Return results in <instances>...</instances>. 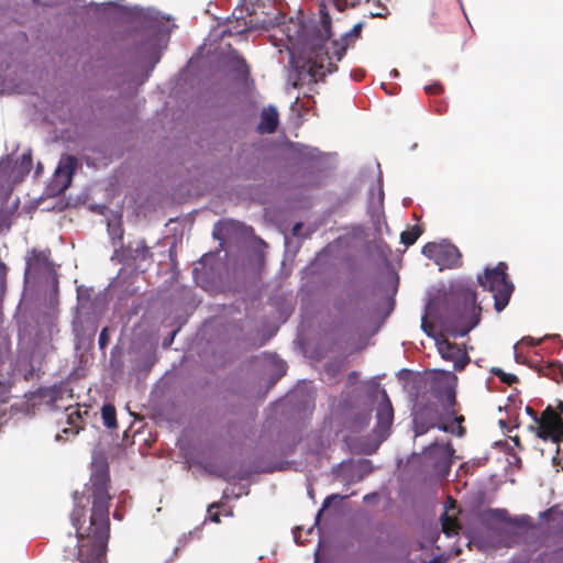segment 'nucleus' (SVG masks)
I'll return each mask as SVG.
<instances>
[{
	"instance_id": "6",
	"label": "nucleus",
	"mask_w": 563,
	"mask_h": 563,
	"mask_svg": "<svg viewBox=\"0 0 563 563\" xmlns=\"http://www.w3.org/2000/svg\"><path fill=\"white\" fill-rule=\"evenodd\" d=\"M422 254L443 268H456L462 264V254L450 242H429L422 247Z\"/></svg>"
},
{
	"instance_id": "29",
	"label": "nucleus",
	"mask_w": 563,
	"mask_h": 563,
	"mask_svg": "<svg viewBox=\"0 0 563 563\" xmlns=\"http://www.w3.org/2000/svg\"><path fill=\"white\" fill-rule=\"evenodd\" d=\"M10 167L11 158L9 155H7L5 157H2V159L0 161V177L2 176V174H5Z\"/></svg>"
},
{
	"instance_id": "1",
	"label": "nucleus",
	"mask_w": 563,
	"mask_h": 563,
	"mask_svg": "<svg viewBox=\"0 0 563 563\" xmlns=\"http://www.w3.org/2000/svg\"><path fill=\"white\" fill-rule=\"evenodd\" d=\"M108 481L107 465L104 463L96 465L88 488L92 494V508L86 533L82 532V527L79 525L84 517V495L79 496L78 492L74 493L75 506L70 514V520L76 529V545L78 547L76 563H102L104 560L110 527Z\"/></svg>"
},
{
	"instance_id": "53",
	"label": "nucleus",
	"mask_w": 563,
	"mask_h": 563,
	"mask_svg": "<svg viewBox=\"0 0 563 563\" xmlns=\"http://www.w3.org/2000/svg\"><path fill=\"white\" fill-rule=\"evenodd\" d=\"M165 563H170L169 561H166Z\"/></svg>"
},
{
	"instance_id": "32",
	"label": "nucleus",
	"mask_w": 563,
	"mask_h": 563,
	"mask_svg": "<svg viewBox=\"0 0 563 563\" xmlns=\"http://www.w3.org/2000/svg\"><path fill=\"white\" fill-rule=\"evenodd\" d=\"M159 12L158 11H155V10H152V9H147V13H146V16H148L151 20H153L154 22H158L159 20Z\"/></svg>"
},
{
	"instance_id": "27",
	"label": "nucleus",
	"mask_w": 563,
	"mask_h": 563,
	"mask_svg": "<svg viewBox=\"0 0 563 563\" xmlns=\"http://www.w3.org/2000/svg\"><path fill=\"white\" fill-rule=\"evenodd\" d=\"M109 342L108 328H103L99 334L98 344L100 349H104Z\"/></svg>"
},
{
	"instance_id": "51",
	"label": "nucleus",
	"mask_w": 563,
	"mask_h": 563,
	"mask_svg": "<svg viewBox=\"0 0 563 563\" xmlns=\"http://www.w3.org/2000/svg\"><path fill=\"white\" fill-rule=\"evenodd\" d=\"M351 376L355 377L356 376V372L351 373Z\"/></svg>"
},
{
	"instance_id": "18",
	"label": "nucleus",
	"mask_w": 563,
	"mask_h": 563,
	"mask_svg": "<svg viewBox=\"0 0 563 563\" xmlns=\"http://www.w3.org/2000/svg\"><path fill=\"white\" fill-rule=\"evenodd\" d=\"M108 232L112 240V244L117 247L118 242H121L123 231L120 224V218L115 216L112 220H108Z\"/></svg>"
},
{
	"instance_id": "37",
	"label": "nucleus",
	"mask_w": 563,
	"mask_h": 563,
	"mask_svg": "<svg viewBox=\"0 0 563 563\" xmlns=\"http://www.w3.org/2000/svg\"><path fill=\"white\" fill-rule=\"evenodd\" d=\"M556 412H560V417L563 415V400H559L556 408H554Z\"/></svg>"
},
{
	"instance_id": "21",
	"label": "nucleus",
	"mask_w": 563,
	"mask_h": 563,
	"mask_svg": "<svg viewBox=\"0 0 563 563\" xmlns=\"http://www.w3.org/2000/svg\"><path fill=\"white\" fill-rule=\"evenodd\" d=\"M26 268H25V277H27L32 272H35L42 263L45 262V258L42 257L36 251H32L30 255L25 257Z\"/></svg>"
},
{
	"instance_id": "12",
	"label": "nucleus",
	"mask_w": 563,
	"mask_h": 563,
	"mask_svg": "<svg viewBox=\"0 0 563 563\" xmlns=\"http://www.w3.org/2000/svg\"><path fill=\"white\" fill-rule=\"evenodd\" d=\"M253 229L249 225V271L251 268L260 269L265 262L266 243L253 234Z\"/></svg>"
},
{
	"instance_id": "35",
	"label": "nucleus",
	"mask_w": 563,
	"mask_h": 563,
	"mask_svg": "<svg viewBox=\"0 0 563 563\" xmlns=\"http://www.w3.org/2000/svg\"><path fill=\"white\" fill-rule=\"evenodd\" d=\"M449 506L446 507V510L445 511H450L451 509H455L456 508V501L453 499V498H449L448 503H446Z\"/></svg>"
},
{
	"instance_id": "2",
	"label": "nucleus",
	"mask_w": 563,
	"mask_h": 563,
	"mask_svg": "<svg viewBox=\"0 0 563 563\" xmlns=\"http://www.w3.org/2000/svg\"><path fill=\"white\" fill-rule=\"evenodd\" d=\"M435 400H428L420 404L413 412V431L415 434L422 435L429 430L438 428L444 432H454L449 421L457 422L456 435L463 437L465 428L462 427L464 416H457L456 410V389L451 384L439 386L432 390Z\"/></svg>"
},
{
	"instance_id": "33",
	"label": "nucleus",
	"mask_w": 563,
	"mask_h": 563,
	"mask_svg": "<svg viewBox=\"0 0 563 563\" xmlns=\"http://www.w3.org/2000/svg\"><path fill=\"white\" fill-rule=\"evenodd\" d=\"M526 412L534 420V422L537 423V419L539 418V416L537 415V412L531 408V407H527L526 408Z\"/></svg>"
},
{
	"instance_id": "13",
	"label": "nucleus",
	"mask_w": 563,
	"mask_h": 563,
	"mask_svg": "<svg viewBox=\"0 0 563 563\" xmlns=\"http://www.w3.org/2000/svg\"><path fill=\"white\" fill-rule=\"evenodd\" d=\"M279 125V113L276 107H264L260 113V121L255 128L258 134H272Z\"/></svg>"
},
{
	"instance_id": "34",
	"label": "nucleus",
	"mask_w": 563,
	"mask_h": 563,
	"mask_svg": "<svg viewBox=\"0 0 563 563\" xmlns=\"http://www.w3.org/2000/svg\"><path fill=\"white\" fill-rule=\"evenodd\" d=\"M510 439L519 450H523V445L521 444L520 438L518 435L511 437Z\"/></svg>"
},
{
	"instance_id": "50",
	"label": "nucleus",
	"mask_w": 563,
	"mask_h": 563,
	"mask_svg": "<svg viewBox=\"0 0 563 563\" xmlns=\"http://www.w3.org/2000/svg\"><path fill=\"white\" fill-rule=\"evenodd\" d=\"M561 431H562V440H563V419H562V427H561Z\"/></svg>"
},
{
	"instance_id": "26",
	"label": "nucleus",
	"mask_w": 563,
	"mask_h": 563,
	"mask_svg": "<svg viewBox=\"0 0 563 563\" xmlns=\"http://www.w3.org/2000/svg\"><path fill=\"white\" fill-rule=\"evenodd\" d=\"M495 374L500 378L503 383L508 385H512L514 383L518 382V377L516 375L504 373L501 369L496 371Z\"/></svg>"
},
{
	"instance_id": "49",
	"label": "nucleus",
	"mask_w": 563,
	"mask_h": 563,
	"mask_svg": "<svg viewBox=\"0 0 563 563\" xmlns=\"http://www.w3.org/2000/svg\"><path fill=\"white\" fill-rule=\"evenodd\" d=\"M62 438H63V437H62V434H60V433H57V435H56V440H60Z\"/></svg>"
},
{
	"instance_id": "39",
	"label": "nucleus",
	"mask_w": 563,
	"mask_h": 563,
	"mask_svg": "<svg viewBox=\"0 0 563 563\" xmlns=\"http://www.w3.org/2000/svg\"><path fill=\"white\" fill-rule=\"evenodd\" d=\"M198 272H199L198 266H195V267H194V271H192V274H194V276H195V279H196L197 284H199V283H200V282H199V273H198Z\"/></svg>"
},
{
	"instance_id": "36",
	"label": "nucleus",
	"mask_w": 563,
	"mask_h": 563,
	"mask_svg": "<svg viewBox=\"0 0 563 563\" xmlns=\"http://www.w3.org/2000/svg\"><path fill=\"white\" fill-rule=\"evenodd\" d=\"M212 258V255H209V254H205L200 261L198 262V264H202L203 266Z\"/></svg>"
},
{
	"instance_id": "5",
	"label": "nucleus",
	"mask_w": 563,
	"mask_h": 563,
	"mask_svg": "<svg viewBox=\"0 0 563 563\" xmlns=\"http://www.w3.org/2000/svg\"><path fill=\"white\" fill-rule=\"evenodd\" d=\"M507 264L499 262L494 268H486L483 276H478V284L493 294L494 307L497 312L503 311L509 303L514 285L508 279Z\"/></svg>"
},
{
	"instance_id": "48",
	"label": "nucleus",
	"mask_w": 563,
	"mask_h": 563,
	"mask_svg": "<svg viewBox=\"0 0 563 563\" xmlns=\"http://www.w3.org/2000/svg\"><path fill=\"white\" fill-rule=\"evenodd\" d=\"M551 512V509H547V511L543 512V516H548Z\"/></svg>"
},
{
	"instance_id": "16",
	"label": "nucleus",
	"mask_w": 563,
	"mask_h": 563,
	"mask_svg": "<svg viewBox=\"0 0 563 563\" xmlns=\"http://www.w3.org/2000/svg\"><path fill=\"white\" fill-rule=\"evenodd\" d=\"M32 154L31 150H27L22 154L19 161H16L15 165L12 168V173L14 174V180L21 179L25 175H27L32 169Z\"/></svg>"
},
{
	"instance_id": "7",
	"label": "nucleus",
	"mask_w": 563,
	"mask_h": 563,
	"mask_svg": "<svg viewBox=\"0 0 563 563\" xmlns=\"http://www.w3.org/2000/svg\"><path fill=\"white\" fill-rule=\"evenodd\" d=\"M562 417L552 406H548L537 419V426L530 429L536 431L539 439L560 443L562 441Z\"/></svg>"
},
{
	"instance_id": "20",
	"label": "nucleus",
	"mask_w": 563,
	"mask_h": 563,
	"mask_svg": "<svg viewBox=\"0 0 563 563\" xmlns=\"http://www.w3.org/2000/svg\"><path fill=\"white\" fill-rule=\"evenodd\" d=\"M422 229L419 225H413L412 228L401 232L400 241L406 246L413 245L418 238L421 235Z\"/></svg>"
},
{
	"instance_id": "25",
	"label": "nucleus",
	"mask_w": 563,
	"mask_h": 563,
	"mask_svg": "<svg viewBox=\"0 0 563 563\" xmlns=\"http://www.w3.org/2000/svg\"><path fill=\"white\" fill-rule=\"evenodd\" d=\"M133 251L135 253L134 258L145 260L150 254V250L144 241L136 242L135 249Z\"/></svg>"
},
{
	"instance_id": "10",
	"label": "nucleus",
	"mask_w": 563,
	"mask_h": 563,
	"mask_svg": "<svg viewBox=\"0 0 563 563\" xmlns=\"http://www.w3.org/2000/svg\"><path fill=\"white\" fill-rule=\"evenodd\" d=\"M376 419L374 432L380 440H385L394 421V408L386 390L382 391V400L376 409Z\"/></svg>"
},
{
	"instance_id": "42",
	"label": "nucleus",
	"mask_w": 563,
	"mask_h": 563,
	"mask_svg": "<svg viewBox=\"0 0 563 563\" xmlns=\"http://www.w3.org/2000/svg\"><path fill=\"white\" fill-rule=\"evenodd\" d=\"M363 77H364V73L363 71L355 75V79L356 80H361Z\"/></svg>"
},
{
	"instance_id": "3",
	"label": "nucleus",
	"mask_w": 563,
	"mask_h": 563,
	"mask_svg": "<svg viewBox=\"0 0 563 563\" xmlns=\"http://www.w3.org/2000/svg\"><path fill=\"white\" fill-rule=\"evenodd\" d=\"M454 307L446 319V331L454 338L464 336L481 321L482 308L476 291L461 287L453 294Z\"/></svg>"
},
{
	"instance_id": "47",
	"label": "nucleus",
	"mask_w": 563,
	"mask_h": 563,
	"mask_svg": "<svg viewBox=\"0 0 563 563\" xmlns=\"http://www.w3.org/2000/svg\"><path fill=\"white\" fill-rule=\"evenodd\" d=\"M213 236H214L216 239H218V240L220 239V238L218 236V234H217V229H214V230H213Z\"/></svg>"
},
{
	"instance_id": "45",
	"label": "nucleus",
	"mask_w": 563,
	"mask_h": 563,
	"mask_svg": "<svg viewBox=\"0 0 563 563\" xmlns=\"http://www.w3.org/2000/svg\"><path fill=\"white\" fill-rule=\"evenodd\" d=\"M301 227V223H297L295 227H294V233L297 232V230H299V228Z\"/></svg>"
},
{
	"instance_id": "28",
	"label": "nucleus",
	"mask_w": 563,
	"mask_h": 563,
	"mask_svg": "<svg viewBox=\"0 0 563 563\" xmlns=\"http://www.w3.org/2000/svg\"><path fill=\"white\" fill-rule=\"evenodd\" d=\"M218 506L216 504H212L208 507V516H209V520L214 522V523H219L220 522V514L219 512H213V509L217 508Z\"/></svg>"
},
{
	"instance_id": "52",
	"label": "nucleus",
	"mask_w": 563,
	"mask_h": 563,
	"mask_svg": "<svg viewBox=\"0 0 563 563\" xmlns=\"http://www.w3.org/2000/svg\"><path fill=\"white\" fill-rule=\"evenodd\" d=\"M431 563H439L435 559L431 561Z\"/></svg>"
},
{
	"instance_id": "14",
	"label": "nucleus",
	"mask_w": 563,
	"mask_h": 563,
	"mask_svg": "<svg viewBox=\"0 0 563 563\" xmlns=\"http://www.w3.org/2000/svg\"><path fill=\"white\" fill-rule=\"evenodd\" d=\"M291 156L299 164H313L323 158V153L317 147H311L303 144L291 145Z\"/></svg>"
},
{
	"instance_id": "8",
	"label": "nucleus",
	"mask_w": 563,
	"mask_h": 563,
	"mask_svg": "<svg viewBox=\"0 0 563 563\" xmlns=\"http://www.w3.org/2000/svg\"><path fill=\"white\" fill-rule=\"evenodd\" d=\"M221 66L230 89L234 92L244 93L246 91V64L244 59L231 53L221 59Z\"/></svg>"
},
{
	"instance_id": "46",
	"label": "nucleus",
	"mask_w": 563,
	"mask_h": 563,
	"mask_svg": "<svg viewBox=\"0 0 563 563\" xmlns=\"http://www.w3.org/2000/svg\"><path fill=\"white\" fill-rule=\"evenodd\" d=\"M113 517H114L115 519H121V517H120V515H119V512H118V511H114V512H113Z\"/></svg>"
},
{
	"instance_id": "24",
	"label": "nucleus",
	"mask_w": 563,
	"mask_h": 563,
	"mask_svg": "<svg viewBox=\"0 0 563 563\" xmlns=\"http://www.w3.org/2000/svg\"><path fill=\"white\" fill-rule=\"evenodd\" d=\"M544 375L550 376L552 379L559 382L560 379L563 380V366L561 364H550L547 367V372H544Z\"/></svg>"
},
{
	"instance_id": "30",
	"label": "nucleus",
	"mask_w": 563,
	"mask_h": 563,
	"mask_svg": "<svg viewBox=\"0 0 563 563\" xmlns=\"http://www.w3.org/2000/svg\"><path fill=\"white\" fill-rule=\"evenodd\" d=\"M421 328H422V330H423L428 335H430V336L432 335L433 325H432V323H430V322L428 321L427 316H423V317H422V320H421Z\"/></svg>"
},
{
	"instance_id": "43",
	"label": "nucleus",
	"mask_w": 563,
	"mask_h": 563,
	"mask_svg": "<svg viewBox=\"0 0 563 563\" xmlns=\"http://www.w3.org/2000/svg\"><path fill=\"white\" fill-rule=\"evenodd\" d=\"M434 448H437V444H435V443H432L431 445H429V446L427 448V451L431 453V451H432Z\"/></svg>"
},
{
	"instance_id": "15",
	"label": "nucleus",
	"mask_w": 563,
	"mask_h": 563,
	"mask_svg": "<svg viewBox=\"0 0 563 563\" xmlns=\"http://www.w3.org/2000/svg\"><path fill=\"white\" fill-rule=\"evenodd\" d=\"M66 426L62 428V433L76 435L82 428V412L79 408L68 407L64 415Z\"/></svg>"
},
{
	"instance_id": "41",
	"label": "nucleus",
	"mask_w": 563,
	"mask_h": 563,
	"mask_svg": "<svg viewBox=\"0 0 563 563\" xmlns=\"http://www.w3.org/2000/svg\"><path fill=\"white\" fill-rule=\"evenodd\" d=\"M336 496H329L325 498L324 503H323V508H327L331 501V499L335 498Z\"/></svg>"
},
{
	"instance_id": "23",
	"label": "nucleus",
	"mask_w": 563,
	"mask_h": 563,
	"mask_svg": "<svg viewBox=\"0 0 563 563\" xmlns=\"http://www.w3.org/2000/svg\"><path fill=\"white\" fill-rule=\"evenodd\" d=\"M276 366L278 368V373L275 377L271 378L269 382L266 384L265 390L258 395V398L262 399L265 397L266 393L276 384V382L285 374V364L283 362L276 363Z\"/></svg>"
},
{
	"instance_id": "44",
	"label": "nucleus",
	"mask_w": 563,
	"mask_h": 563,
	"mask_svg": "<svg viewBox=\"0 0 563 563\" xmlns=\"http://www.w3.org/2000/svg\"><path fill=\"white\" fill-rule=\"evenodd\" d=\"M158 62H159V56L156 54V55H155V57H154L153 66H154L155 64H157Z\"/></svg>"
},
{
	"instance_id": "4",
	"label": "nucleus",
	"mask_w": 563,
	"mask_h": 563,
	"mask_svg": "<svg viewBox=\"0 0 563 563\" xmlns=\"http://www.w3.org/2000/svg\"><path fill=\"white\" fill-rule=\"evenodd\" d=\"M329 34L320 38V44L314 45L311 48V56L306 63L307 73L311 78L312 82L322 80L327 74H332L338 70V66L332 62V57H335L336 62H340L346 53V45L340 44L338 41L331 43L333 51L332 56L328 48H325V42Z\"/></svg>"
},
{
	"instance_id": "22",
	"label": "nucleus",
	"mask_w": 563,
	"mask_h": 563,
	"mask_svg": "<svg viewBox=\"0 0 563 563\" xmlns=\"http://www.w3.org/2000/svg\"><path fill=\"white\" fill-rule=\"evenodd\" d=\"M233 16L239 22V27L234 31V34L244 36L246 33V20L243 16V7L238 5L233 11Z\"/></svg>"
},
{
	"instance_id": "17",
	"label": "nucleus",
	"mask_w": 563,
	"mask_h": 563,
	"mask_svg": "<svg viewBox=\"0 0 563 563\" xmlns=\"http://www.w3.org/2000/svg\"><path fill=\"white\" fill-rule=\"evenodd\" d=\"M442 530L448 537L459 534L461 525L459 523L455 515H450L448 511L441 516Z\"/></svg>"
},
{
	"instance_id": "11",
	"label": "nucleus",
	"mask_w": 563,
	"mask_h": 563,
	"mask_svg": "<svg viewBox=\"0 0 563 563\" xmlns=\"http://www.w3.org/2000/svg\"><path fill=\"white\" fill-rule=\"evenodd\" d=\"M437 347L443 360L453 362L455 371H463L470 363V356L466 351L448 339L438 340Z\"/></svg>"
},
{
	"instance_id": "38",
	"label": "nucleus",
	"mask_w": 563,
	"mask_h": 563,
	"mask_svg": "<svg viewBox=\"0 0 563 563\" xmlns=\"http://www.w3.org/2000/svg\"><path fill=\"white\" fill-rule=\"evenodd\" d=\"M176 333H177V330H176V331H174V332L172 333V335H170V338H168V340H165V341H164V343H163V344H164V346H167V345L172 344V342H173V340H174V338H175Z\"/></svg>"
},
{
	"instance_id": "19",
	"label": "nucleus",
	"mask_w": 563,
	"mask_h": 563,
	"mask_svg": "<svg viewBox=\"0 0 563 563\" xmlns=\"http://www.w3.org/2000/svg\"><path fill=\"white\" fill-rule=\"evenodd\" d=\"M101 418L103 421V424L108 429H112L117 427V416H115V408L112 405H103L101 409Z\"/></svg>"
},
{
	"instance_id": "31",
	"label": "nucleus",
	"mask_w": 563,
	"mask_h": 563,
	"mask_svg": "<svg viewBox=\"0 0 563 563\" xmlns=\"http://www.w3.org/2000/svg\"><path fill=\"white\" fill-rule=\"evenodd\" d=\"M443 88L440 84H432L426 87V92L429 95H437L442 92Z\"/></svg>"
},
{
	"instance_id": "40",
	"label": "nucleus",
	"mask_w": 563,
	"mask_h": 563,
	"mask_svg": "<svg viewBox=\"0 0 563 563\" xmlns=\"http://www.w3.org/2000/svg\"><path fill=\"white\" fill-rule=\"evenodd\" d=\"M361 30H362V25L361 24H356V25L353 26L352 33L357 35L361 32Z\"/></svg>"
},
{
	"instance_id": "9",
	"label": "nucleus",
	"mask_w": 563,
	"mask_h": 563,
	"mask_svg": "<svg viewBox=\"0 0 563 563\" xmlns=\"http://www.w3.org/2000/svg\"><path fill=\"white\" fill-rule=\"evenodd\" d=\"M77 166L78 161L74 155H63L54 172L52 190L58 194L65 191L71 183Z\"/></svg>"
}]
</instances>
